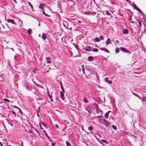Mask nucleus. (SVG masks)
Instances as JSON below:
<instances>
[{
  "label": "nucleus",
  "mask_w": 146,
  "mask_h": 146,
  "mask_svg": "<svg viewBox=\"0 0 146 146\" xmlns=\"http://www.w3.org/2000/svg\"><path fill=\"white\" fill-rule=\"evenodd\" d=\"M60 88H61V89L62 90V92H63V93H64V88L63 87H61Z\"/></svg>",
  "instance_id": "e433bc0d"
},
{
  "label": "nucleus",
  "mask_w": 146,
  "mask_h": 146,
  "mask_svg": "<svg viewBox=\"0 0 146 146\" xmlns=\"http://www.w3.org/2000/svg\"><path fill=\"white\" fill-rule=\"evenodd\" d=\"M111 126L112 127V128L113 129H114L115 130H116L117 129V127L115 125H112Z\"/></svg>",
  "instance_id": "a878e982"
},
{
  "label": "nucleus",
  "mask_w": 146,
  "mask_h": 146,
  "mask_svg": "<svg viewBox=\"0 0 146 146\" xmlns=\"http://www.w3.org/2000/svg\"><path fill=\"white\" fill-rule=\"evenodd\" d=\"M3 100L6 102H11L10 100H8L6 98H4Z\"/></svg>",
  "instance_id": "6ab92c4d"
},
{
  "label": "nucleus",
  "mask_w": 146,
  "mask_h": 146,
  "mask_svg": "<svg viewBox=\"0 0 146 146\" xmlns=\"http://www.w3.org/2000/svg\"><path fill=\"white\" fill-rule=\"evenodd\" d=\"M81 66H82V70L83 72V73L85 74V72H84V71H85V69L84 68V66H83V65H82Z\"/></svg>",
  "instance_id": "a211bd4d"
},
{
  "label": "nucleus",
  "mask_w": 146,
  "mask_h": 146,
  "mask_svg": "<svg viewBox=\"0 0 146 146\" xmlns=\"http://www.w3.org/2000/svg\"><path fill=\"white\" fill-rule=\"evenodd\" d=\"M15 2L16 1V0H13Z\"/></svg>",
  "instance_id": "052dcab7"
},
{
  "label": "nucleus",
  "mask_w": 146,
  "mask_h": 146,
  "mask_svg": "<svg viewBox=\"0 0 146 146\" xmlns=\"http://www.w3.org/2000/svg\"><path fill=\"white\" fill-rule=\"evenodd\" d=\"M0 145L1 146H3L2 143L0 141Z\"/></svg>",
  "instance_id": "de8ad7c7"
},
{
  "label": "nucleus",
  "mask_w": 146,
  "mask_h": 146,
  "mask_svg": "<svg viewBox=\"0 0 146 146\" xmlns=\"http://www.w3.org/2000/svg\"><path fill=\"white\" fill-rule=\"evenodd\" d=\"M7 21L8 23H11L12 24L16 25V23H15L14 20L13 19H8L7 20Z\"/></svg>",
  "instance_id": "7ed1b4c3"
},
{
  "label": "nucleus",
  "mask_w": 146,
  "mask_h": 146,
  "mask_svg": "<svg viewBox=\"0 0 146 146\" xmlns=\"http://www.w3.org/2000/svg\"><path fill=\"white\" fill-rule=\"evenodd\" d=\"M47 94L48 95V96H49V98L50 99V100H51V101L52 102L53 101V100L52 99V96H51L50 95L49 92L48 91V92Z\"/></svg>",
  "instance_id": "f8f14e48"
},
{
  "label": "nucleus",
  "mask_w": 146,
  "mask_h": 146,
  "mask_svg": "<svg viewBox=\"0 0 146 146\" xmlns=\"http://www.w3.org/2000/svg\"><path fill=\"white\" fill-rule=\"evenodd\" d=\"M44 132H45V135L46 136V137H47V138L48 139H49V137L48 136V135L47 133L46 132V131H43Z\"/></svg>",
  "instance_id": "72a5a7b5"
},
{
  "label": "nucleus",
  "mask_w": 146,
  "mask_h": 146,
  "mask_svg": "<svg viewBox=\"0 0 146 146\" xmlns=\"http://www.w3.org/2000/svg\"><path fill=\"white\" fill-rule=\"evenodd\" d=\"M60 88L62 87H63V85H62L61 81H60Z\"/></svg>",
  "instance_id": "a19ab883"
},
{
  "label": "nucleus",
  "mask_w": 146,
  "mask_h": 146,
  "mask_svg": "<svg viewBox=\"0 0 146 146\" xmlns=\"http://www.w3.org/2000/svg\"><path fill=\"white\" fill-rule=\"evenodd\" d=\"M28 33L29 34H31L32 33V30L31 29H29L28 30Z\"/></svg>",
  "instance_id": "c756f323"
},
{
  "label": "nucleus",
  "mask_w": 146,
  "mask_h": 146,
  "mask_svg": "<svg viewBox=\"0 0 146 146\" xmlns=\"http://www.w3.org/2000/svg\"><path fill=\"white\" fill-rule=\"evenodd\" d=\"M40 128L41 129H43V128H42V126L41 125H40Z\"/></svg>",
  "instance_id": "603ef678"
},
{
  "label": "nucleus",
  "mask_w": 146,
  "mask_h": 146,
  "mask_svg": "<svg viewBox=\"0 0 146 146\" xmlns=\"http://www.w3.org/2000/svg\"><path fill=\"white\" fill-rule=\"evenodd\" d=\"M55 126L57 128H58V126L57 124H56Z\"/></svg>",
  "instance_id": "49530a36"
},
{
  "label": "nucleus",
  "mask_w": 146,
  "mask_h": 146,
  "mask_svg": "<svg viewBox=\"0 0 146 146\" xmlns=\"http://www.w3.org/2000/svg\"><path fill=\"white\" fill-rule=\"evenodd\" d=\"M43 12V14L45 16H47V17H50V15H47V14L46 13H45V12H44V11H42Z\"/></svg>",
  "instance_id": "4be33fe9"
},
{
  "label": "nucleus",
  "mask_w": 146,
  "mask_h": 146,
  "mask_svg": "<svg viewBox=\"0 0 146 146\" xmlns=\"http://www.w3.org/2000/svg\"><path fill=\"white\" fill-rule=\"evenodd\" d=\"M64 93H63V92L62 91H61L60 92V97L62 100H64Z\"/></svg>",
  "instance_id": "423d86ee"
},
{
  "label": "nucleus",
  "mask_w": 146,
  "mask_h": 146,
  "mask_svg": "<svg viewBox=\"0 0 146 146\" xmlns=\"http://www.w3.org/2000/svg\"><path fill=\"white\" fill-rule=\"evenodd\" d=\"M78 70L79 71H81V70L80 69H78Z\"/></svg>",
  "instance_id": "4d7b16f0"
},
{
  "label": "nucleus",
  "mask_w": 146,
  "mask_h": 146,
  "mask_svg": "<svg viewBox=\"0 0 146 146\" xmlns=\"http://www.w3.org/2000/svg\"><path fill=\"white\" fill-rule=\"evenodd\" d=\"M33 72H34V73H35V70H33Z\"/></svg>",
  "instance_id": "13d9d810"
},
{
  "label": "nucleus",
  "mask_w": 146,
  "mask_h": 146,
  "mask_svg": "<svg viewBox=\"0 0 146 146\" xmlns=\"http://www.w3.org/2000/svg\"><path fill=\"white\" fill-rule=\"evenodd\" d=\"M101 123L106 126H108L110 124L109 122L104 119L102 120Z\"/></svg>",
  "instance_id": "f257e3e1"
},
{
  "label": "nucleus",
  "mask_w": 146,
  "mask_h": 146,
  "mask_svg": "<svg viewBox=\"0 0 146 146\" xmlns=\"http://www.w3.org/2000/svg\"><path fill=\"white\" fill-rule=\"evenodd\" d=\"M42 124L44 126H46V125L45 124V123H42Z\"/></svg>",
  "instance_id": "a18cd8bd"
},
{
  "label": "nucleus",
  "mask_w": 146,
  "mask_h": 146,
  "mask_svg": "<svg viewBox=\"0 0 146 146\" xmlns=\"http://www.w3.org/2000/svg\"><path fill=\"white\" fill-rule=\"evenodd\" d=\"M125 1H127V2H129V0H125Z\"/></svg>",
  "instance_id": "bf43d9fd"
},
{
  "label": "nucleus",
  "mask_w": 146,
  "mask_h": 146,
  "mask_svg": "<svg viewBox=\"0 0 146 146\" xmlns=\"http://www.w3.org/2000/svg\"><path fill=\"white\" fill-rule=\"evenodd\" d=\"M94 60L93 57L91 56H90L88 57V60L89 61H91Z\"/></svg>",
  "instance_id": "4468645a"
},
{
  "label": "nucleus",
  "mask_w": 146,
  "mask_h": 146,
  "mask_svg": "<svg viewBox=\"0 0 146 146\" xmlns=\"http://www.w3.org/2000/svg\"><path fill=\"white\" fill-rule=\"evenodd\" d=\"M13 107H14V108H17V109H18L19 108L17 107V106H16L15 105H14L13 106Z\"/></svg>",
  "instance_id": "c03bdc74"
},
{
  "label": "nucleus",
  "mask_w": 146,
  "mask_h": 146,
  "mask_svg": "<svg viewBox=\"0 0 146 146\" xmlns=\"http://www.w3.org/2000/svg\"><path fill=\"white\" fill-rule=\"evenodd\" d=\"M100 39L102 40H103L104 39V38L102 36H100Z\"/></svg>",
  "instance_id": "37998d69"
},
{
  "label": "nucleus",
  "mask_w": 146,
  "mask_h": 146,
  "mask_svg": "<svg viewBox=\"0 0 146 146\" xmlns=\"http://www.w3.org/2000/svg\"><path fill=\"white\" fill-rule=\"evenodd\" d=\"M94 128L92 126H90L88 127V129L89 130H92Z\"/></svg>",
  "instance_id": "393cba45"
},
{
  "label": "nucleus",
  "mask_w": 146,
  "mask_h": 146,
  "mask_svg": "<svg viewBox=\"0 0 146 146\" xmlns=\"http://www.w3.org/2000/svg\"><path fill=\"white\" fill-rule=\"evenodd\" d=\"M56 145V143L55 142H53L52 143V146H54Z\"/></svg>",
  "instance_id": "79ce46f5"
},
{
  "label": "nucleus",
  "mask_w": 146,
  "mask_h": 146,
  "mask_svg": "<svg viewBox=\"0 0 146 146\" xmlns=\"http://www.w3.org/2000/svg\"><path fill=\"white\" fill-rule=\"evenodd\" d=\"M85 50L87 51H90L91 50V47L90 46H87L85 48Z\"/></svg>",
  "instance_id": "6e6552de"
},
{
  "label": "nucleus",
  "mask_w": 146,
  "mask_h": 146,
  "mask_svg": "<svg viewBox=\"0 0 146 146\" xmlns=\"http://www.w3.org/2000/svg\"><path fill=\"white\" fill-rule=\"evenodd\" d=\"M34 83L37 86H38V87H40V85L36 84L35 82H34Z\"/></svg>",
  "instance_id": "c9c22d12"
},
{
  "label": "nucleus",
  "mask_w": 146,
  "mask_h": 146,
  "mask_svg": "<svg viewBox=\"0 0 146 146\" xmlns=\"http://www.w3.org/2000/svg\"><path fill=\"white\" fill-rule=\"evenodd\" d=\"M39 8L40 9H42L43 8L42 4H40L39 6Z\"/></svg>",
  "instance_id": "c85d7f7f"
},
{
  "label": "nucleus",
  "mask_w": 146,
  "mask_h": 146,
  "mask_svg": "<svg viewBox=\"0 0 146 146\" xmlns=\"http://www.w3.org/2000/svg\"><path fill=\"white\" fill-rule=\"evenodd\" d=\"M84 13H86V14H89L90 13H88L87 12H84Z\"/></svg>",
  "instance_id": "864d4df0"
},
{
  "label": "nucleus",
  "mask_w": 146,
  "mask_h": 146,
  "mask_svg": "<svg viewBox=\"0 0 146 146\" xmlns=\"http://www.w3.org/2000/svg\"><path fill=\"white\" fill-rule=\"evenodd\" d=\"M130 21L131 23H135L134 22H133V21H131V19H130Z\"/></svg>",
  "instance_id": "09e8293b"
},
{
  "label": "nucleus",
  "mask_w": 146,
  "mask_h": 146,
  "mask_svg": "<svg viewBox=\"0 0 146 146\" xmlns=\"http://www.w3.org/2000/svg\"><path fill=\"white\" fill-rule=\"evenodd\" d=\"M93 13L94 14H96V12H93Z\"/></svg>",
  "instance_id": "5fc2aeb1"
},
{
  "label": "nucleus",
  "mask_w": 146,
  "mask_h": 146,
  "mask_svg": "<svg viewBox=\"0 0 146 146\" xmlns=\"http://www.w3.org/2000/svg\"><path fill=\"white\" fill-rule=\"evenodd\" d=\"M101 50L104 51L106 52L109 53V51L106 48H100Z\"/></svg>",
  "instance_id": "1a4fd4ad"
},
{
  "label": "nucleus",
  "mask_w": 146,
  "mask_h": 146,
  "mask_svg": "<svg viewBox=\"0 0 146 146\" xmlns=\"http://www.w3.org/2000/svg\"><path fill=\"white\" fill-rule=\"evenodd\" d=\"M28 3L30 5V7H31L32 9H33V7L32 4L30 3V2H28Z\"/></svg>",
  "instance_id": "bb28decb"
},
{
  "label": "nucleus",
  "mask_w": 146,
  "mask_h": 146,
  "mask_svg": "<svg viewBox=\"0 0 146 146\" xmlns=\"http://www.w3.org/2000/svg\"><path fill=\"white\" fill-rule=\"evenodd\" d=\"M137 23L139 24V25H140V27H141V22H140V21H139V20H137Z\"/></svg>",
  "instance_id": "5701e85b"
},
{
  "label": "nucleus",
  "mask_w": 146,
  "mask_h": 146,
  "mask_svg": "<svg viewBox=\"0 0 146 146\" xmlns=\"http://www.w3.org/2000/svg\"><path fill=\"white\" fill-rule=\"evenodd\" d=\"M134 8L136 9L137 11H139L140 13H141L142 14H143V12L141 11L139 8L135 4L133 5Z\"/></svg>",
  "instance_id": "20e7f679"
},
{
  "label": "nucleus",
  "mask_w": 146,
  "mask_h": 146,
  "mask_svg": "<svg viewBox=\"0 0 146 146\" xmlns=\"http://www.w3.org/2000/svg\"><path fill=\"white\" fill-rule=\"evenodd\" d=\"M102 141L104 143H105L107 144L108 143V142L105 139H102Z\"/></svg>",
  "instance_id": "412c9836"
},
{
  "label": "nucleus",
  "mask_w": 146,
  "mask_h": 146,
  "mask_svg": "<svg viewBox=\"0 0 146 146\" xmlns=\"http://www.w3.org/2000/svg\"><path fill=\"white\" fill-rule=\"evenodd\" d=\"M42 38L43 40H45L47 38L46 34L44 33H43L42 34Z\"/></svg>",
  "instance_id": "9d476101"
},
{
  "label": "nucleus",
  "mask_w": 146,
  "mask_h": 146,
  "mask_svg": "<svg viewBox=\"0 0 146 146\" xmlns=\"http://www.w3.org/2000/svg\"><path fill=\"white\" fill-rule=\"evenodd\" d=\"M132 94L134 95L135 96H136L138 98L140 99L141 100V97L139 96L137 94H135V93H133Z\"/></svg>",
  "instance_id": "dca6fc26"
},
{
  "label": "nucleus",
  "mask_w": 146,
  "mask_h": 146,
  "mask_svg": "<svg viewBox=\"0 0 146 146\" xmlns=\"http://www.w3.org/2000/svg\"><path fill=\"white\" fill-rule=\"evenodd\" d=\"M82 0H75V1L77 3L80 2Z\"/></svg>",
  "instance_id": "473e14b6"
},
{
  "label": "nucleus",
  "mask_w": 146,
  "mask_h": 146,
  "mask_svg": "<svg viewBox=\"0 0 146 146\" xmlns=\"http://www.w3.org/2000/svg\"><path fill=\"white\" fill-rule=\"evenodd\" d=\"M11 126H13V124H11Z\"/></svg>",
  "instance_id": "680f3d73"
},
{
  "label": "nucleus",
  "mask_w": 146,
  "mask_h": 146,
  "mask_svg": "<svg viewBox=\"0 0 146 146\" xmlns=\"http://www.w3.org/2000/svg\"><path fill=\"white\" fill-rule=\"evenodd\" d=\"M46 62L47 63H48L51 64V62L50 60V59L49 57H47L46 58Z\"/></svg>",
  "instance_id": "9b49d317"
},
{
  "label": "nucleus",
  "mask_w": 146,
  "mask_h": 146,
  "mask_svg": "<svg viewBox=\"0 0 146 146\" xmlns=\"http://www.w3.org/2000/svg\"><path fill=\"white\" fill-rule=\"evenodd\" d=\"M108 78H105V80L106 82H107L109 84H111L112 83V81L111 80H108Z\"/></svg>",
  "instance_id": "39448f33"
},
{
  "label": "nucleus",
  "mask_w": 146,
  "mask_h": 146,
  "mask_svg": "<svg viewBox=\"0 0 146 146\" xmlns=\"http://www.w3.org/2000/svg\"><path fill=\"white\" fill-rule=\"evenodd\" d=\"M98 50V49L96 48H94L92 50V51L94 52H97Z\"/></svg>",
  "instance_id": "aec40b11"
},
{
  "label": "nucleus",
  "mask_w": 146,
  "mask_h": 146,
  "mask_svg": "<svg viewBox=\"0 0 146 146\" xmlns=\"http://www.w3.org/2000/svg\"><path fill=\"white\" fill-rule=\"evenodd\" d=\"M21 141L22 143V146H23V141Z\"/></svg>",
  "instance_id": "3c124183"
},
{
  "label": "nucleus",
  "mask_w": 146,
  "mask_h": 146,
  "mask_svg": "<svg viewBox=\"0 0 146 146\" xmlns=\"http://www.w3.org/2000/svg\"><path fill=\"white\" fill-rule=\"evenodd\" d=\"M106 14L107 15H111V14L107 10L106 11Z\"/></svg>",
  "instance_id": "f3484780"
},
{
  "label": "nucleus",
  "mask_w": 146,
  "mask_h": 146,
  "mask_svg": "<svg viewBox=\"0 0 146 146\" xmlns=\"http://www.w3.org/2000/svg\"><path fill=\"white\" fill-rule=\"evenodd\" d=\"M78 23H82L81 21H78Z\"/></svg>",
  "instance_id": "8fccbe9b"
},
{
  "label": "nucleus",
  "mask_w": 146,
  "mask_h": 146,
  "mask_svg": "<svg viewBox=\"0 0 146 146\" xmlns=\"http://www.w3.org/2000/svg\"><path fill=\"white\" fill-rule=\"evenodd\" d=\"M111 42V40L110 38H108L106 41V44H109Z\"/></svg>",
  "instance_id": "2eb2a0df"
},
{
  "label": "nucleus",
  "mask_w": 146,
  "mask_h": 146,
  "mask_svg": "<svg viewBox=\"0 0 146 146\" xmlns=\"http://www.w3.org/2000/svg\"><path fill=\"white\" fill-rule=\"evenodd\" d=\"M85 110H87V111H88V112H89V110H87V109L86 108Z\"/></svg>",
  "instance_id": "6e6d98bb"
},
{
  "label": "nucleus",
  "mask_w": 146,
  "mask_h": 146,
  "mask_svg": "<svg viewBox=\"0 0 146 146\" xmlns=\"http://www.w3.org/2000/svg\"><path fill=\"white\" fill-rule=\"evenodd\" d=\"M25 85H26L27 89H28V90H30V89H29V87L27 85L26 83H25Z\"/></svg>",
  "instance_id": "2f4dec72"
},
{
  "label": "nucleus",
  "mask_w": 146,
  "mask_h": 146,
  "mask_svg": "<svg viewBox=\"0 0 146 146\" xmlns=\"http://www.w3.org/2000/svg\"><path fill=\"white\" fill-rule=\"evenodd\" d=\"M143 100V101H146V97H143V98H142Z\"/></svg>",
  "instance_id": "58836bf2"
},
{
  "label": "nucleus",
  "mask_w": 146,
  "mask_h": 146,
  "mask_svg": "<svg viewBox=\"0 0 146 146\" xmlns=\"http://www.w3.org/2000/svg\"><path fill=\"white\" fill-rule=\"evenodd\" d=\"M66 144L67 146H71L70 144L69 143V142L66 141Z\"/></svg>",
  "instance_id": "cd10ccee"
},
{
  "label": "nucleus",
  "mask_w": 146,
  "mask_h": 146,
  "mask_svg": "<svg viewBox=\"0 0 146 146\" xmlns=\"http://www.w3.org/2000/svg\"><path fill=\"white\" fill-rule=\"evenodd\" d=\"M9 146H12L11 145H9Z\"/></svg>",
  "instance_id": "e2e57ef3"
},
{
  "label": "nucleus",
  "mask_w": 146,
  "mask_h": 146,
  "mask_svg": "<svg viewBox=\"0 0 146 146\" xmlns=\"http://www.w3.org/2000/svg\"><path fill=\"white\" fill-rule=\"evenodd\" d=\"M96 41L97 42H98L100 41L99 38L98 37H96L95 38Z\"/></svg>",
  "instance_id": "7c9ffc66"
},
{
  "label": "nucleus",
  "mask_w": 146,
  "mask_h": 146,
  "mask_svg": "<svg viewBox=\"0 0 146 146\" xmlns=\"http://www.w3.org/2000/svg\"><path fill=\"white\" fill-rule=\"evenodd\" d=\"M119 51V49L118 48H116L115 50V52L116 53H118Z\"/></svg>",
  "instance_id": "b1692460"
},
{
  "label": "nucleus",
  "mask_w": 146,
  "mask_h": 146,
  "mask_svg": "<svg viewBox=\"0 0 146 146\" xmlns=\"http://www.w3.org/2000/svg\"><path fill=\"white\" fill-rule=\"evenodd\" d=\"M13 114L15 115V116L16 117V114L15 113V112L13 111H11Z\"/></svg>",
  "instance_id": "4c0bfd02"
},
{
  "label": "nucleus",
  "mask_w": 146,
  "mask_h": 146,
  "mask_svg": "<svg viewBox=\"0 0 146 146\" xmlns=\"http://www.w3.org/2000/svg\"><path fill=\"white\" fill-rule=\"evenodd\" d=\"M120 49L121 51L124 52H127L128 53H129V52H130L129 50H127L124 47H121L120 48Z\"/></svg>",
  "instance_id": "f03ea898"
},
{
  "label": "nucleus",
  "mask_w": 146,
  "mask_h": 146,
  "mask_svg": "<svg viewBox=\"0 0 146 146\" xmlns=\"http://www.w3.org/2000/svg\"><path fill=\"white\" fill-rule=\"evenodd\" d=\"M111 112V111H108V112L107 113H106L105 114V117L106 119L108 118V114L109 113Z\"/></svg>",
  "instance_id": "0eeeda50"
},
{
  "label": "nucleus",
  "mask_w": 146,
  "mask_h": 146,
  "mask_svg": "<svg viewBox=\"0 0 146 146\" xmlns=\"http://www.w3.org/2000/svg\"><path fill=\"white\" fill-rule=\"evenodd\" d=\"M18 109L19 110V112L20 113H21V114H22L23 113V112H22V111L19 108Z\"/></svg>",
  "instance_id": "f704fd0d"
},
{
  "label": "nucleus",
  "mask_w": 146,
  "mask_h": 146,
  "mask_svg": "<svg viewBox=\"0 0 146 146\" xmlns=\"http://www.w3.org/2000/svg\"><path fill=\"white\" fill-rule=\"evenodd\" d=\"M84 101L86 102V103H88V101L86 99V98H85L84 99Z\"/></svg>",
  "instance_id": "ea45409f"
},
{
  "label": "nucleus",
  "mask_w": 146,
  "mask_h": 146,
  "mask_svg": "<svg viewBox=\"0 0 146 146\" xmlns=\"http://www.w3.org/2000/svg\"><path fill=\"white\" fill-rule=\"evenodd\" d=\"M128 32V31L127 29H124L123 31V33L125 34H127Z\"/></svg>",
  "instance_id": "ddd939ff"
}]
</instances>
